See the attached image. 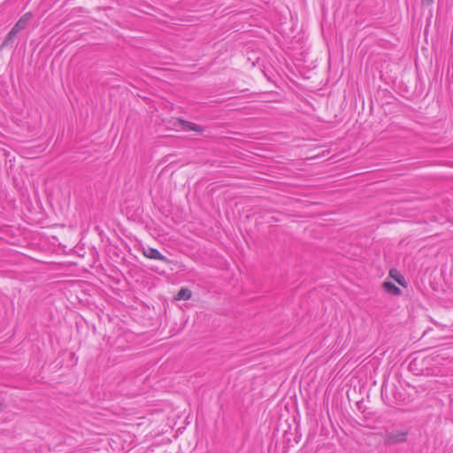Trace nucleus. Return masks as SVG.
Segmentation results:
<instances>
[{"mask_svg":"<svg viewBox=\"0 0 453 453\" xmlns=\"http://www.w3.org/2000/svg\"><path fill=\"white\" fill-rule=\"evenodd\" d=\"M381 397L385 399L387 397V384L384 381L381 387Z\"/></svg>","mask_w":453,"mask_h":453,"instance_id":"nucleus-9","label":"nucleus"},{"mask_svg":"<svg viewBox=\"0 0 453 453\" xmlns=\"http://www.w3.org/2000/svg\"><path fill=\"white\" fill-rule=\"evenodd\" d=\"M433 2V0H421L423 5H431Z\"/></svg>","mask_w":453,"mask_h":453,"instance_id":"nucleus-10","label":"nucleus"},{"mask_svg":"<svg viewBox=\"0 0 453 453\" xmlns=\"http://www.w3.org/2000/svg\"><path fill=\"white\" fill-rule=\"evenodd\" d=\"M382 287L387 293L391 295L400 296L402 294V290L391 281H384Z\"/></svg>","mask_w":453,"mask_h":453,"instance_id":"nucleus-5","label":"nucleus"},{"mask_svg":"<svg viewBox=\"0 0 453 453\" xmlns=\"http://www.w3.org/2000/svg\"><path fill=\"white\" fill-rule=\"evenodd\" d=\"M32 17L33 14L30 12H26L23 16H21L20 19L13 26L15 31H18L19 33L21 30L25 29Z\"/></svg>","mask_w":453,"mask_h":453,"instance_id":"nucleus-4","label":"nucleus"},{"mask_svg":"<svg viewBox=\"0 0 453 453\" xmlns=\"http://www.w3.org/2000/svg\"><path fill=\"white\" fill-rule=\"evenodd\" d=\"M142 253L148 258L160 260L166 264L171 263V261L165 256L162 255L157 249L150 247L143 248Z\"/></svg>","mask_w":453,"mask_h":453,"instance_id":"nucleus-2","label":"nucleus"},{"mask_svg":"<svg viewBox=\"0 0 453 453\" xmlns=\"http://www.w3.org/2000/svg\"><path fill=\"white\" fill-rule=\"evenodd\" d=\"M389 274L391 277H393L396 281L397 283H399L401 286L403 287H406V281H405V279L403 275L399 274L397 273L396 270L393 269V270H390L389 272Z\"/></svg>","mask_w":453,"mask_h":453,"instance_id":"nucleus-8","label":"nucleus"},{"mask_svg":"<svg viewBox=\"0 0 453 453\" xmlns=\"http://www.w3.org/2000/svg\"><path fill=\"white\" fill-rule=\"evenodd\" d=\"M4 409V404L2 403H0V412L3 411Z\"/></svg>","mask_w":453,"mask_h":453,"instance_id":"nucleus-11","label":"nucleus"},{"mask_svg":"<svg viewBox=\"0 0 453 453\" xmlns=\"http://www.w3.org/2000/svg\"><path fill=\"white\" fill-rule=\"evenodd\" d=\"M192 296V292L190 289L187 288H181L180 291L177 293L175 299L176 300H188Z\"/></svg>","mask_w":453,"mask_h":453,"instance_id":"nucleus-6","label":"nucleus"},{"mask_svg":"<svg viewBox=\"0 0 453 453\" xmlns=\"http://www.w3.org/2000/svg\"><path fill=\"white\" fill-rule=\"evenodd\" d=\"M408 434V429H398L397 426L393 425L384 429V442L386 445L405 442Z\"/></svg>","mask_w":453,"mask_h":453,"instance_id":"nucleus-1","label":"nucleus"},{"mask_svg":"<svg viewBox=\"0 0 453 453\" xmlns=\"http://www.w3.org/2000/svg\"><path fill=\"white\" fill-rule=\"evenodd\" d=\"M177 123L178 127H180L184 131H194L201 134L204 130L203 127L182 119H178Z\"/></svg>","mask_w":453,"mask_h":453,"instance_id":"nucleus-3","label":"nucleus"},{"mask_svg":"<svg viewBox=\"0 0 453 453\" xmlns=\"http://www.w3.org/2000/svg\"><path fill=\"white\" fill-rule=\"evenodd\" d=\"M18 31H15V29L12 27L11 31L6 35L4 41L2 43V47H7L13 42V39L17 36Z\"/></svg>","mask_w":453,"mask_h":453,"instance_id":"nucleus-7","label":"nucleus"}]
</instances>
